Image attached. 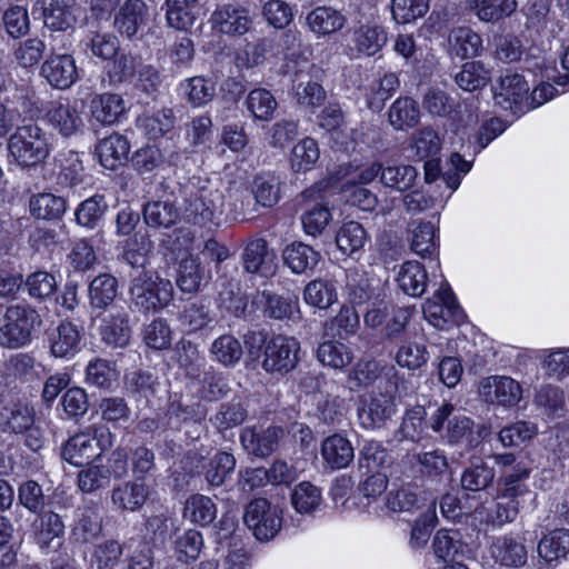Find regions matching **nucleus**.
Returning a JSON list of instances; mask_svg holds the SVG:
<instances>
[{
  "label": "nucleus",
  "mask_w": 569,
  "mask_h": 569,
  "mask_svg": "<svg viewBox=\"0 0 569 569\" xmlns=\"http://www.w3.org/2000/svg\"><path fill=\"white\" fill-rule=\"evenodd\" d=\"M46 119L49 126L63 138L74 137L84 129L81 110L67 99L49 102Z\"/></svg>",
  "instance_id": "obj_8"
},
{
  "label": "nucleus",
  "mask_w": 569,
  "mask_h": 569,
  "mask_svg": "<svg viewBox=\"0 0 569 569\" xmlns=\"http://www.w3.org/2000/svg\"><path fill=\"white\" fill-rule=\"evenodd\" d=\"M80 331L71 321H61L56 328L48 331L50 352L56 358L76 355L80 350Z\"/></svg>",
  "instance_id": "obj_15"
},
{
  "label": "nucleus",
  "mask_w": 569,
  "mask_h": 569,
  "mask_svg": "<svg viewBox=\"0 0 569 569\" xmlns=\"http://www.w3.org/2000/svg\"><path fill=\"white\" fill-rule=\"evenodd\" d=\"M387 41L388 33L386 29L376 23L360 24L352 32V42L356 50L368 57L381 51Z\"/></svg>",
  "instance_id": "obj_27"
},
{
  "label": "nucleus",
  "mask_w": 569,
  "mask_h": 569,
  "mask_svg": "<svg viewBox=\"0 0 569 569\" xmlns=\"http://www.w3.org/2000/svg\"><path fill=\"white\" fill-rule=\"evenodd\" d=\"M179 320L189 331H199L207 328L213 321L209 302L204 299H198L186 305L180 312Z\"/></svg>",
  "instance_id": "obj_52"
},
{
  "label": "nucleus",
  "mask_w": 569,
  "mask_h": 569,
  "mask_svg": "<svg viewBox=\"0 0 569 569\" xmlns=\"http://www.w3.org/2000/svg\"><path fill=\"white\" fill-rule=\"evenodd\" d=\"M537 550L547 562L566 558L569 553V530L560 528L549 531L539 540Z\"/></svg>",
  "instance_id": "obj_39"
},
{
  "label": "nucleus",
  "mask_w": 569,
  "mask_h": 569,
  "mask_svg": "<svg viewBox=\"0 0 569 569\" xmlns=\"http://www.w3.org/2000/svg\"><path fill=\"white\" fill-rule=\"evenodd\" d=\"M223 194L216 188H201L191 194L186 207V214L196 224L206 226L221 212Z\"/></svg>",
  "instance_id": "obj_13"
},
{
  "label": "nucleus",
  "mask_w": 569,
  "mask_h": 569,
  "mask_svg": "<svg viewBox=\"0 0 569 569\" xmlns=\"http://www.w3.org/2000/svg\"><path fill=\"white\" fill-rule=\"evenodd\" d=\"M209 279V273L198 258L188 257L180 261L176 283L182 292L197 293Z\"/></svg>",
  "instance_id": "obj_23"
},
{
  "label": "nucleus",
  "mask_w": 569,
  "mask_h": 569,
  "mask_svg": "<svg viewBox=\"0 0 569 569\" xmlns=\"http://www.w3.org/2000/svg\"><path fill=\"white\" fill-rule=\"evenodd\" d=\"M321 500V490L309 481L298 483L291 492V503L299 513L313 512Z\"/></svg>",
  "instance_id": "obj_62"
},
{
  "label": "nucleus",
  "mask_w": 569,
  "mask_h": 569,
  "mask_svg": "<svg viewBox=\"0 0 569 569\" xmlns=\"http://www.w3.org/2000/svg\"><path fill=\"white\" fill-rule=\"evenodd\" d=\"M359 325L357 311L352 307L343 306L336 317L325 323L323 330L327 337L343 340L355 335Z\"/></svg>",
  "instance_id": "obj_46"
},
{
  "label": "nucleus",
  "mask_w": 569,
  "mask_h": 569,
  "mask_svg": "<svg viewBox=\"0 0 569 569\" xmlns=\"http://www.w3.org/2000/svg\"><path fill=\"white\" fill-rule=\"evenodd\" d=\"M248 417L246 406L239 400H231L221 403L211 422L219 432L232 429L242 425Z\"/></svg>",
  "instance_id": "obj_53"
},
{
  "label": "nucleus",
  "mask_w": 569,
  "mask_h": 569,
  "mask_svg": "<svg viewBox=\"0 0 569 569\" xmlns=\"http://www.w3.org/2000/svg\"><path fill=\"white\" fill-rule=\"evenodd\" d=\"M282 259L292 273L309 274L318 266L321 253L305 242L293 241L283 248Z\"/></svg>",
  "instance_id": "obj_17"
},
{
  "label": "nucleus",
  "mask_w": 569,
  "mask_h": 569,
  "mask_svg": "<svg viewBox=\"0 0 569 569\" xmlns=\"http://www.w3.org/2000/svg\"><path fill=\"white\" fill-rule=\"evenodd\" d=\"M495 469L483 461L471 463L461 475L460 483L467 491H480L487 489L495 480Z\"/></svg>",
  "instance_id": "obj_56"
},
{
  "label": "nucleus",
  "mask_w": 569,
  "mask_h": 569,
  "mask_svg": "<svg viewBox=\"0 0 569 569\" xmlns=\"http://www.w3.org/2000/svg\"><path fill=\"white\" fill-rule=\"evenodd\" d=\"M528 90L529 87L523 76L506 74L493 87V99L501 109L510 110L513 114H521L525 113Z\"/></svg>",
  "instance_id": "obj_12"
},
{
  "label": "nucleus",
  "mask_w": 569,
  "mask_h": 569,
  "mask_svg": "<svg viewBox=\"0 0 569 569\" xmlns=\"http://www.w3.org/2000/svg\"><path fill=\"white\" fill-rule=\"evenodd\" d=\"M44 26L52 31H66L72 28L74 17L71 13L76 0H38Z\"/></svg>",
  "instance_id": "obj_21"
},
{
  "label": "nucleus",
  "mask_w": 569,
  "mask_h": 569,
  "mask_svg": "<svg viewBox=\"0 0 569 569\" xmlns=\"http://www.w3.org/2000/svg\"><path fill=\"white\" fill-rule=\"evenodd\" d=\"M321 455L326 463L332 469L346 468L355 459L351 442L338 433L329 436L322 441Z\"/></svg>",
  "instance_id": "obj_31"
},
{
  "label": "nucleus",
  "mask_w": 569,
  "mask_h": 569,
  "mask_svg": "<svg viewBox=\"0 0 569 569\" xmlns=\"http://www.w3.org/2000/svg\"><path fill=\"white\" fill-rule=\"evenodd\" d=\"M41 76L57 89H68L78 79L76 61L71 54L51 53L41 66Z\"/></svg>",
  "instance_id": "obj_14"
},
{
  "label": "nucleus",
  "mask_w": 569,
  "mask_h": 569,
  "mask_svg": "<svg viewBox=\"0 0 569 569\" xmlns=\"http://www.w3.org/2000/svg\"><path fill=\"white\" fill-rule=\"evenodd\" d=\"M100 335L102 340L110 346L126 347L131 337L129 313L124 309H120L107 315L102 320Z\"/></svg>",
  "instance_id": "obj_20"
},
{
  "label": "nucleus",
  "mask_w": 569,
  "mask_h": 569,
  "mask_svg": "<svg viewBox=\"0 0 569 569\" xmlns=\"http://www.w3.org/2000/svg\"><path fill=\"white\" fill-rule=\"evenodd\" d=\"M7 149L11 161L20 168H33L50 154L47 133L36 123L17 127L9 137Z\"/></svg>",
  "instance_id": "obj_2"
},
{
  "label": "nucleus",
  "mask_w": 569,
  "mask_h": 569,
  "mask_svg": "<svg viewBox=\"0 0 569 569\" xmlns=\"http://www.w3.org/2000/svg\"><path fill=\"white\" fill-rule=\"evenodd\" d=\"M320 158V150L315 139L307 137L299 141L291 151L290 163L295 172L310 170Z\"/></svg>",
  "instance_id": "obj_60"
},
{
  "label": "nucleus",
  "mask_w": 569,
  "mask_h": 569,
  "mask_svg": "<svg viewBox=\"0 0 569 569\" xmlns=\"http://www.w3.org/2000/svg\"><path fill=\"white\" fill-rule=\"evenodd\" d=\"M96 152L102 167L116 170L128 160L130 143L126 137L112 133L100 140Z\"/></svg>",
  "instance_id": "obj_22"
},
{
  "label": "nucleus",
  "mask_w": 569,
  "mask_h": 569,
  "mask_svg": "<svg viewBox=\"0 0 569 569\" xmlns=\"http://www.w3.org/2000/svg\"><path fill=\"white\" fill-rule=\"evenodd\" d=\"M129 296L132 310L143 315L156 313L172 301L173 286L157 271L141 269L131 276Z\"/></svg>",
  "instance_id": "obj_1"
},
{
  "label": "nucleus",
  "mask_w": 569,
  "mask_h": 569,
  "mask_svg": "<svg viewBox=\"0 0 569 569\" xmlns=\"http://www.w3.org/2000/svg\"><path fill=\"white\" fill-rule=\"evenodd\" d=\"M118 279L110 273H101L89 284V301L93 310L104 311L112 306L118 296Z\"/></svg>",
  "instance_id": "obj_32"
},
{
  "label": "nucleus",
  "mask_w": 569,
  "mask_h": 569,
  "mask_svg": "<svg viewBox=\"0 0 569 569\" xmlns=\"http://www.w3.org/2000/svg\"><path fill=\"white\" fill-rule=\"evenodd\" d=\"M234 468L236 458L233 455L220 451L204 466V478L210 486L220 487L232 475Z\"/></svg>",
  "instance_id": "obj_51"
},
{
  "label": "nucleus",
  "mask_w": 569,
  "mask_h": 569,
  "mask_svg": "<svg viewBox=\"0 0 569 569\" xmlns=\"http://www.w3.org/2000/svg\"><path fill=\"white\" fill-rule=\"evenodd\" d=\"M286 430L279 426L246 427L240 432V442L243 450L258 458L270 457L277 451Z\"/></svg>",
  "instance_id": "obj_7"
},
{
  "label": "nucleus",
  "mask_w": 569,
  "mask_h": 569,
  "mask_svg": "<svg viewBox=\"0 0 569 569\" xmlns=\"http://www.w3.org/2000/svg\"><path fill=\"white\" fill-rule=\"evenodd\" d=\"M427 279V272L420 262L407 261L402 264L397 281L403 292L411 297H420L426 291Z\"/></svg>",
  "instance_id": "obj_43"
},
{
  "label": "nucleus",
  "mask_w": 569,
  "mask_h": 569,
  "mask_svg": "<svg viewBox=\"0 0 569 569\" xmlns=\"http://www.w3.org/2000/svg\"><path fill=\"white\" fill-rule=\"evenodd\" d=\"M450 52L461 59L476 58L483 51L482 38L469 27H458L448 37Z\"/></svg>",
  "instance_id": "obj_29"
},
{
  "label": "nucleus",
  "mask_w": 569,
  "mask_h": 569,
  "mask_svg": "<svg viewBox=\"0 0 569 569\" xmlns=\"http://www.w3.org/2000/svg\"><path fill=\"white\" fill-rule=\"evenodd\" d=\"M181 88L187 96L188 102L194 108L207 104L216 94L213 82L202 76L186 79L181 83Z\"/></svg>",
  "instance_id": "obj_58"
},
{
  "label": "nucleus",
  "mask_w": 569,
  "mask_h": 569,
  "mask_svg": "<svg viewBox=\"0 0 569 569\" xmlns=\"http://www.w3.org/2000/svg\"><path fill=\"white\" fill-rule=\"evenodd\" d=\"M148 496L149 488L136 479L114 487L111 500L120 510L137 511L144 505Z\"/></svg>",
  "instance_id": "obj_30"
},
{
  "label": "nucleus",
  "mask_w": 569,
  "mask_h": 569,
  "mask_svg": "<svg viewBox=\"0 0 569 569\" xmlns=\"http://www.w3.org/2000/svg\"><path fill=\"white\" fill-rule=\"evenodd\" d=\"M367 239L368 234L362 224L351 220L340 227L336 243L342 253L351 256L363 248Z\"/></svg>",
  "instance_id": "obj_47"
},
{
  "label": "nucleus",
  "mask_w": 569,
  "mask_h": 569,
  "mask_svg": "<svg viewBox=\"0 0 569 569\" xmlns=\"http://www.w3.org/2000/svg\"><path fill=\"white\" fill-rule=\"evenodd\" d=\"M61 457L73 466H82L99 457L94 439L90 433L79 432L62 446Z\"/></svg>",
  "instance_id": "obj_25"
},
{
  "label": "nucleus",
  "mask_w": 569,
  "mask_h": 569,
  "mask_svg": "<svg viewBox=\"0 0 569 569\" xmlns=\"http://www.w3.org/2000/svg\"><path fill=\"white\" fill-rule=\"evenodd\" d=\"M470 6L482 22L496 23L516 12L517 0H470Z\"/></svg>",
  "instance_id": "obj_42"
},
{
  "label": "nucleus",
  "mask_w": 569,
  "mask_h": 569,
  "mask_svg": "<svg viewBox=\"0 0 569 569\" xmlns=\"http://www.w3.org/2000/svg\"><path fill=\"white\" fill-rule=\"evenodd\" d=\"M395 412L393 397L383 392H372L369 398H362L358 406L359 422L369 430L383 427Z\"/></svg>",
  "instance_id": "obj_10"
},
{
  "label": "nucleus",
  "mask_w": 569,
  "mask_h": 569,
  "mask_svg": "<svg viewBox=\"0 0 569 569\" xmlns=\"http://www.w3.org/2000/svg\"><path fill=\"white\" fill-rule=\"evenodd\" d=\"M42 319L38 310L29 303L10 305L0 319V346L19 349L29 345L32 333Z\"/></svg>",
  "instance_id": "obj_3"
},
{
  "label": "nucleus",
  "mask_w": 569,
  "mask_h": 569,
  "mask_svg": "<svg viewBox=\"0 0 569 569\" xmlns=\"http://www.w3.org/2000/svg\"><path fill=\"white\" fill-rule=\"evenodd\" d=\"M23 286L26 287L30 298L43 301L50 298L58 288L56 277L43 270L34 271L23 279Z\"/></svg>",
  "instance_id": "obj_61"
},
{
  "label": "nucleus",
  "mask_w": 569,
  "mask_h": 569,
  "mask_svg": "<svg viewBox=\"0 0 569 569\" xmlns=\"http://www.w3.org/2000/svg\"><path fill=\"white\" fill-rule=\"evenodd\" d=\"M300 343L292 337L274 335L263 350L262 368L269 373L287 375L296 369Z\"/></svg>",
  "instance_id": "obj_6"
},
{
  "label": "nucleus",
  "mask_w": 569,
  "mask_h": 569,
  "mask_svg": "<svg viewBox=\"0 0 569 569\" xmlns=\"http://www.w3.org/2000/svg\"><path fill=\"white\" fill-rule=\"evenodd\" d=\"M209 23L211 29L228 37H242L253 28V17L249 8L238 2L217 4Z\"/></svg>",
  "instance_id": "obj_5"
},
{
  "label": "nucleus",
  "mask_w": 569,
  "mask_h": 569,
  "mask_svg": "<svg viewBox=\"0 0 569 569\" xmlns=\"http://www.w3.org/2000/svg\"><path fill=\"white\" fill-rule=\"evenodd\" d=\"M306 22L313 33L330 36L345 28L347 18L333 7L319 6L307 14Z\"/></svg>",
  "instance_id": "obj_19"
},
{
  "label": "nucleus",
  "mask_w": 569,
  "mask_h": 569,
  "mask_svg": "<svg viewBox=\"0 0 569 569\" xmlns=\"http://www.w3.org/2000/svg\"><path fill=\"white\" fill-rule=\"evenodd\" d=\"M391 463L392 456L379 441H367L359 451V469H365L367 472L390 466Z\"/></svg>",
  "instance_id": "obj_55"
},
{
  "label": "nucleus",
  "mask_w": 569,
  "mask_h": 569,
  "mask_svg": "<svg viewBox=\"0 0 569 569\" xmlns=\"http://www.w3.org/2000/svg\"><path fill=\"white\" fill-rule=\"evenodd\" d=\"M317 357L323 366L342 369L352 362L353 352L340 341L328 340L319 345Z\"/></svg>",
  "instance_id": "obj_48"
},
{
  "label": "nucleus",
  "mask_w": 569,
  "mask_h": 569,
  "mask_svg": "<svg viewBox=\"0 0 569 569\" xmlns=\"http://www.w3.org/2000/svg\"><path fill=\"white\" fill-rule=\"evenodd\" d=\"M29 208L36 219L57 220L64 214L67 200L53 193L42 192L30 198Z\"/></svg>",
  "instance_id": "obj_38"
},
{
  "label": "nucleus",
  "mask_w": 569,
  "mask_h": 569,
  "mask_svg": "<svg viewBox=\"0 0 569 569\" xmlns=\"http://www.w3.org/2000/svg\"><path fill=\"white\" fill-rule=\"evenodd\" d=\"M36 515L37 518L31 523L33 538L41 549H47L52 540L63 536L64 523L61 517L51 510H42Z\"/></svg>",
  "instance_id": "obj_28"
},
{
  "label": "nucleus",
  "mask_w": 569,
  "mask_h": 569,
  "mask_svg": "<svg viewBox=\"0 0 569 569\" xmlns=\"http://www.w3.org/2000/svg\"><path fill=\"white\" fill-rule=\"evenodd\" d=\"M243 520L260 541L274 538L282 526L280 510L266 498L250 501L244 509Z\"/></svg>",
  "instance_id": "obj_4"
},
{
  "label": "nucleus",
  "mask_w": 569,
  "mask_h": 569,
  "mask_svg": "<svg viewBox=\"0 0 569 569\" xmlns=\"http://www.w3.org/2000/svg\"><path fill=\"white\" fill-rule=\"evenodd\" d=\"M419 104L411 97H399L389 108L388 120L396 130H408L419 123Z\"/></svg>",
  "instance_id": "obj_35"
},
{
  "label": "nucleus",
  "mask_w": 569,
  "mask_h": 569,
  "mask_svg": "<svg viewBox=\"0 0 569 569\" xmlns=\"http://www.w3.org/2000/svg\"><path fill=\"white\" fill-rule=\"evenodd\" d=\"M430 8V0H391L392 19L398 24L412 23L423 18Z\"/></svg>",
  "instance_id": "obj_59"
},
{
  "label": "nucleus",
  "mask_w": 569,
  "mask_h": 569,
  "mask_svg": "<svg viewBox=\"0 0 569 569\" xmlns=\"http://www.w3.org/2000/svg\"><path fill=\"white\" fill-rule=\"evenodd\" d=\"M346 288L349 302L352 305L361 306L377 300L379 297L377 282L362 270L347 271Z\"/></svg>",
  "instance_id": "obj_24"
},
{
  "label": "nucleus",
  "mask_w": 569,
  "mask_h": 569,
  "mask_svg": "<svg viewBox=\"0 0 569 569\" xmlns=\"http://www.w3.org/2000/svg\"><path fill=\"white\" fill-rule=\"evenodd\" d=\"M490 81V71L480 61L466 62L455 74V82L465 91L482 89Z\"/></svg>",
  "instance_id": "obj_50"
},
{
  "label": "nucleus",
  "mask_w": 569,
  "mask_h": 569,
  "mask_svg": "<svg viewBox=\"0 0 569 569\" xmlns=\"http://www.w3.org/2000/svg\"><path fill=\"white\" fill-rule=\"evenodd\" d=\"M493 560L506 568H521L528 561L527 547L511 536L497 537L490 546Z\"/></svg>",
  "instance_id": "obj_16"
},
{
  "label": "nucleus",
  "mask_w": 569,
  "mask_h": 569,
  "mask_svg": "<svg viewBox=\"0 0 569 569\" xmlns=\"http://www.w3.org/2000/svg\"><path fill=\"white\" fill-rule=\"evenodd\" d=\"M462 547L461 535L457 530L440 529L432 540L435 555L443 561H455Z\"/></svg>",
  "instance_id": "obj_57"
},
{
  "label": "nucleus",
  "mask_w": 569,
  "mask_h": 569,
  "mask_svg": "<svg viewBox=\"0 0 569 569\" xmlns=\"http://www.w3.org/2000/svg\"><path fill=\"white\" fill-rule=\"evenodd\" d=\"M202 548V535L194 529H189L178 533L173 541V549L177 560L184 563L197 560Z\"/></svg>",
  "instance_id": "obj_54"
},
{
  "label": "nucleus",
  "mask_w": 569,
  "mask_h": 569,
  "mask_svg": "<svg viewBox=\"0 0 569 569\" xmlns=\"http://www.w3.org/2000/svg\"><path fill=\"white\" fill-rule=\"evenodd\" d=\"M112 59L107 71L111 84L132 81L142 64L141 57L131 52L118 51Z\"/></svg>",
  "instance_id": "obj_40"
},
{
  "label": "nucleus",
  "mask_w": 569,
  "mask_h": 569,
  "mask_svg": "<svg viewBox=\"0 0 569 569\" xmlns=\"http://www.w3.org/2000/svg\"><path fill=\"white\" fill-rule=\"evenodd\" d=\"M277 254L269 248L264 238L249 239L243 248L241 260L247 273L272 277L276 273Z\"/></svg>",
  "instance_id": "obj_11"
},
{
  "label": "nucleus",
  "mask_w": 569,
  "mask_h": 569,
  "mask_svg": "<svg viewBox=\"0 0 569 569\" xmlns=\"http://www.w3.org/2000/svg\"><path fill=\"white\" fill-rule=\"evenodd\" d=\"M179 218V210L171 201L154 200L143 206V219L149 227L170 228Z\"/></svg>",
  "instance_id": "obj_41"
},
{
  "label": "nucleus",
  "mask_w": 569,
  "mask_h": 569,
  "mask_svg": "<svg viewBox=\"0 0 569 569\" xmlns=\"http://www.w3.org/2000/svg\"><path fill=\"white\" fill-rule=\"evenodd\" d=\"M418 178V171L409 164L387 166L382 168L381 183L399 192L410 190Z\"/></svg>",
  "instance_id": "obj_49"
},
{
  "label": "nucleus",
  "mask_w": 569,
  "mask_h": 569,
  "mask_svg": "<svg viewBox=\"0 0 569 569\" xmlns=\"http://www.w3.org/2000/svg\"><path fill=\"white\" fill-rule=\"evenodd\" d=\"M126 103L117 93H103L91 101L92 118L102 124H112L123 114Z\"/></svg>",
  "instance_id": "obj_37"
},
{
  "label": "nucleus",
  "mask_w": 569,
  "mask_h": 569,
  "mask_svg": "<svg viewBox=\"0 0 569 569\" xmlns=\"http://www.w3.org/2000/svg\"><path fill=\"white\" fill-rule=\"evenodd\" d=\"M164 6L169 28L187 32L196 23L199 0H166Z\"/></svg>",
  "instance_id": "obj_26"
},
{
  "label": "nucleus",
  "mask_w": 569,
  "mask_h": 569,
  "mask_svg": "<svg viewBox=\"0 0 569 569\" xmlns=\"http://www.w3.org/2000/svg\"><path fill=\"white\" fill-rule=\"evenodd\" d=\"M305 301L319 309H329L338 301V292L335 283L328 279H315L303 290Z\"/></svg>",
  "instance_id": "obj_44"
},
{
  "label": "nucleus",
  "mask_w": 569,
  "mask_h": 569,
  "mask_svg": "<svg viewBox=\"0 0 569 569\" xmlns=\"http://www.w3.org/2000/svg\"><path fill=\"white\" fill-rule=\"evenodd\" d=\"M148 18V8L142 0H126L114 16V28L127 38L134 37Z\"/></svg>",
  "instance_id": "obj_18"
},
{
  "label": "nucleus",
  "mask_w": 569,
  "mask_h": 569,
  "mask_svg": "<svg viewBox=\"0 0 569 569\" xmlns=\"http://www.w3.org/2000/svg\"><path fill=\"white\" fill-rule=\"evenodd\" d=\"M426 418L427 411L423 406L417 405L408 408L396 431L397 440L413 443L420 442L426 430Z\"/></svg>",
  "instance_id": "obj_34"
},
{
  "label": "nucleus",
  "mask_w": 569,
  "mask_h": 569,
  "mask_svg": "<svg viewBox=\"0 0 569 569\" xmlns=\"http://www.w3.org/2000/svg\"><path fill=\"white\" fill-rule=\"evenodd\" d=\"M183 517L193 523L208 526L217 517V507L211 498L194 493L184 502Z\"/></svg>",
  "instance_id": "obj_45"
},
{
  "label": "nucleus",
  "mask_w": 569,
  "mask_h": 569,
  "mask_svg": "<svg viewBox=\"0 0 569 569\" xmlns=\"http://www.w3.org/2000/svg\"><path fill=\"white\" fill-rule=\"evenodd\" d=\"M157 385L158 377L149 369H136L124 375L127 390L139 398L153 396Z\"/></svg>",
  "instance_id": "obj_63"
},
{
  "label": "nucleus",
  "mask_w": 569,
  "mask_h": 569,
  "mask_svg": "<svg viewBox=\"0 0 569 569\" xmlns=\"http://www.w3.org/2000/svg\"><path fill=\"white\" fill-rule=\"evenodd\" d=\"M244 106L253 120L260 122L272 121L279 108L276 97L266 88L252 89L247 94Z\"/></svg>",
  "instance_id": "obj_33"
},
{
  "label": "nucleus",
  "mask_w": 569,
  "mask_h": 569,
  "mask_svg": "<svg viewBox=\"0 0 569 569\" xmlns=\"http://www.w3.org/2000/svg\"><path fill=\"white\" fill-rule=\"evenodd\" d=\"M478 392L483 401L503 407L516 406L522 397L519 382L507 376L483 378L479 382Z\"/></svg>",
  "instance_id": "obj_9"
},
{
  "label": "nucleus",
  "mask_w": 569,
  "mask_h": 569,
  "mask_svg": "<svg viewBox=\"0 0 569 569\" xmlns=\"http://www.w3.org/2000/svg\"><path fill=\"white\" fill-rule=\"evenodd\" d=\"M271 47V40L267 37L258 38L248 42L242 50L237 52L234 63L239 69H252L261 64L266 59V53Z\"/></svg>",
  "instance_id": "obj_64"
},
{
  "label": "nucleus",
  "mask_w": 569,
  "mask_h": 569,
  "mask_svg": "<svg viewBox=\"0 0 569 569\" xmlns=\"http://www.w3.org/2000/svg\"><path fill=\"white\" fill-rule=\"evenodd\" d=\"M176 122L171 108H163L156 113H143L137 118V127L151 140H157L170 132Z\"/></svg>",
  "instance_id": "obj_36"
}]
</instances>
